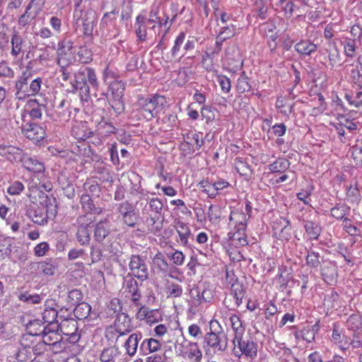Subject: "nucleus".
<instances>
[{
    "label": "nucleus",
    "mask_w": 362,
    "mask_h": 362,
    "mask_svg": "<svg viewBox=\"0 0 362 362\" xmlns=\"http://www.w3.org/2000/svg\"><path fill=\"white\" fill-rule=\"evenodd\" d=\"M163 204L160 199L152 198L143 209L142 214L148 216L146 224L149 232L156 233L160 230V226L157 223L163 215Z\"/></svg>",
    "instance_id": "nucleus-1"
},
{
    "label": "nucleus",
    "mask_w": 362,
    "mask_h": 362,
    "mask_svg": "<svg viewBox=\"0 0 362 362\" xmlns=\"http://www.w3.org/2000/svg\"><path fill=\"white\" fill-rule=\"evenodd\" d=\"M227 346V337L223 333L209 332L204 337L203 348L206 352L212 351L214 354H221L226 350Z\"/></svg>",
    "instance_id": "nucleus-2"
},
{
    "label": "nucleus",
    "mask_w": 362,
    "mask_h": 362,
    "mask_svg": "<svg viewBox=\"0 0 362 362\" xmlns=\"http://www.w3.org/2000/svg\"><path fill=\"white\" fill-rule=\"evenodd\" d=\"M233 344V353L238 358L245 356L254 359L257 355V344L250 339H244L243 337H234Z\"/></svg>",
    "instance_id": "nucleus-3"
},
{
    "label": "nucleus",
    "mask_w": 362,
    "mask_h": 362,
    "mask_svg": "<svg viewBox=\"0 0 362 362\" xmlns=\"http://www.w3.org/2000/svg\"><path fill=\"white\" fill-rule=\"evenodd\" d=\"M165 103V98L161 95H153L147 98H141L139 100V105L147 119L156 117L163 110Z\"/></svg>",
    "instance_id": "nucleus-4"
},
{
    "label": "nucleus",
    "mask_w": 362,
    "mask_h": 362,
    "mask_svg": "<svg viewBox=\"0 0 362 362\" xmlns=\"http://www.w3.org/2000/svg\"><path fill=\"white\" fill-rule=\"evenodd\" d=\"M57 214L54 206L46 205L44 207H29L26 211V216L35 223L45 225L47 223L48 218H53Z\"/></svg>",
    "instance_id": "nucleus-5"
},
{
    "label": "nucleus",
    "mask_w": 362,
    "mask_h": 362,
    "mask_svg": "<svg viewBox=\"0 0 362 362\" xmlns=\"http://www.w3.org/2000/svg\"><path fill=\"white\" fill-rule=\"evenodd\" d=\"M54 318L53 321L49 322L45 325V318H35L33 320L29 321L26 324V329L28 333L33 336L45 335L50 332H54L58 329V321L55 322Z\"/></svg>",
    "instance_id": "nucleus-6"
},
{
    "label": "nucleus",
    "mask_w": 362,
    "mask_h": 362,
    "mask_svg": "<svg viewBox=\"0 0 362 362\" xmlns=\"http://www.w3.org/2000/svg\"><path fill=\"white\" fill-rule=\"evenodd\" d=\"M71 92H79L81 100L88 101L90 96V88L86 82V67L80 69L74 74V81L71 82Z\"/></svg>",
    "instance_id": "nucleus-7"
},
{
    "label": "nucleus",
    "mask_w": 362,
    "mask_h": 362,
    "mask_svg": "<svg viewBox=\"0 0 362 362\" xmlns=\"http://www.w3.org/2000/svg\"><path fill=\"white\" fill-rule=\"evenodd\" d=\"M124 90V84L121 81H114L110 83V91L111 98L109 102L112 107L118 112L124 110L123 92Z\"/></svg>",
    "instance_id": "nucleus-8"
},
{
    "label": "nucleus",
    "mask_w": 362,
    "mask_h": 362,
    "mask_svg": "<svg viewBox=\"0 0 362 362\" xmlns=\"http://www.w3.org/2000/svg\"><path fill=\"white\" fill-rule=\"evenodd\" d=\"M179 354L189 362H201L203 359L202 351L197 343L187 342L181 344Z\"/></svg>",
    "instance_id": "nucleus-9"
},
{
    "label": "nucleus",
    "mask_w": 362,
    "mask_h": 362,
    "mask_svg": "<svg viewBox=\"0 0 362 362\" xmlns=\"http://www.w3.org/2000/svg\"><path fill=\"white\" fill-rule=\"evenodd\" d=\"M129 267L132 274L141 281H144L148 277V272L145 260L139 255H132L129 263Z\"/></svg>",
    "instance_id": "nucleus-10"
},
{
    "label": "nucleus",
    "mask_w": 362,
    "mask_h": 362,
    "mask_svg": "<svg viewBox=\"0 0 362 362\" xmlns=\"http://www.w3.org/2000/svg\"><path fill=\"white\" fill-rule=\"evenodd\" d=\"M78 225V230L76 233V238L81 245H88L90 242V232L88 229L90 224L92 223V219L87 216H81L76 221Z\"/></svg>",
    "instance_id": "nucleus-11"
},
{
    "label": "nucleus",
    "mask_w": 362,
    "mask_h": 362,
    "mask_svg": "<svg viewBox=\"0 0 362 362\" xmlns=\"http://www.w3.org/2000/svg\"><path fill=\"white\" fill-rule=\"evenodd\" d=\"M22 132L28 139L37 141L44 139L46 135L45 129L36 124H25L22 127Z\"/></svg>",
    "instance_id": "nucleus-12"
},
{
    "label": "nucleus",
    "mask_w": 362,
    "mask_h": 362,
    "mask_svg": "<svg viewBox=\"0 0 362 362\" xmlns=\"http://www.w3.org/2000/svg\"><path fill=\"white\" fill-rule=\"evenodd\" d=\"M11 55L16 58L24 52L25 40L18 31L14 30L11 35Z\"/></svg>",
    "instance_id": "nucleus-13"
},
{
    "label": "nucleus",
    "mask_w": 362,
    "mask_h": 362,
    "mask_svg": "<svg viewBox=\"0 0 362 362\" xmlns=\"http://www.w3.org/2000/svg\"><path fill=\"white\" fill-rule=\"evenodd\" d=\"M349 339L350 337L345 333L343 327L340 325H335L332 335V340L334 343L338 344L341 349L345 351L349 346Z\"/></svg>",
    "instance_id": "nucleus-14"
},
{
    "label": "nucleus",
    "mask_w": 362,
    "mask_h": 362,
    "mask_svg": "<svg viewBox=\"0 0 362 362\" xmlns=\"http://www.w3.org/2000/svg\"><path fill=\"white\" fill-rule=\"evenodd\" d=\"M275 235H279V239L288 240L291 236L290 221L285 218L281 217L274 223Z\"/></svg>",
    "instance_id": "nucleus-15"
},
{
    "label": "nucleus",
    "mask_w": 362,
    "mask_h": 362,
    "mask_svg": "<svg viewBox=\"0 0 362 362\" xmlns=\"http://www.w3.org/2000/svg\"><path fill=\"white\" fill-rule=\"evenodd\" d=\"M23 151L14 146L0 144V156L11 162L21 159Z\"/></svg>",
    "instance_id": "nucleus-16"
},
{
    "label": "nucleus",
    "mask_w": 362,
    "mask_h": 362,
    "mask_svg": "<svg viewBox=\"0 0 362 362\" xmlns=\"http://www.w3.org/2000/svg\"><path fill=\"white\" fill-rule=\"evenodd\" d=\"M174 228L179 235L180 243L184 246L188 245L189 239L192 238V234L187 223L177 220L175 222Z\"/></svg>",
    "instance_id": "nucleus-17"
},
{
    "label": "nucleus",
    "mask_w": 362,
    "mask_h": 362,
    "mask_svg": "<svg viewBox=\"0 0 362 362\" xmlns=\"http://www.w3.org/2000/svg\"><path fill=\"white\" fill-rule=\"evenodd\" d=\"M229 224L234 228L245 230L247 225V217L245 213L238 210L233 211L229 218Z\"/></svg>",
    "instance_id": "nucleus-18"
},
{
    "label": "nucleus",
    "mask_w": 362,
    "mask_h": 362,
    "mask_svg": "<svg viewBox=\"0 0 362 362\" xmlns=\"http://www.w3.org/2000/svg\"><path fill=\"white\" fill-rule=\"evenodd\" d=\"M19 160L22 162L23 166L25 169L33 173H42L45 169L44 165L41 162L27 155L22 154V158Z\"/></svg>",
    "instance_id": "nucleus-19"
},
{
    "label": "nucleus",
    "mask_w": 362,
    "mask_h": 362,
    "mask_svg": "<svg viewBox=\"0 0 362 362\" xmlns=\"http://www.w3.org/2000/svg\"><path fill=\"white\" fill-rule=\"evenodd\" d=\"M32 74L30 71H25L16 83V96L18 100L23 99V93L28 87V81L31 77Z\"/></svg>",
    "instance_id": "nucleus-20"
},
{
    "label": "nucleus",
    "mask_w": 362,
    "mask_h": 362,
    "mask_svg": "<svg viewBox=\"0 0 362 362\" xmlns=\"http://www.w3.org/2000/svg\"><path fill=\"white\" fill-rule=\"evenodd\" d=\"M329 52L328 57H329V65L332 68H335L339 66H341V57L339 53V50L334 43L329 44Z\"/></svg>",
    "instance_id": "nucleus-21"
},
{
    "label": "nucleus",
    "mask_w": 362,
    "mask_h": 362,
    "mask_svg": "<svg viewBox=\"0 0 362 362\" xmlns=\"http://www.w3.org/2000/svg\"><path fill=\"white\" fill-rule=\"evenodd\" d=\"M141 339V334L136 333L132 334L124 344V348L127 354L130 356H134L137 351L138 344Z\"/></svg>",
    "instance_id": "nucleus-22"
},
{
    "label": "nucleus",
    "mask_w": 362,
    "mask_h": 362,
    "mask_svg": "<svg viewBox=\"0 0 362 362\" xmlns=\"http://www.w3.org/2000/svg\"><path fill=\"white\" fill-rule=\"evenodd\" d=\"M115 330L120 335H124L134 328L131 318H117L115 322Z\"/></svg>",
    "instance_id": "nucleus-23"
},
{
    "label": "nucleus",
    "mask_w": 362,
    "mask_h": 362,
    "mask_svg": "<svg viewBox=\"0 0 362 362\" xmlns=\"http://www.w3.org/2000/svg\"><path fill=\"white\" fill-rule=\"evenodd\" d=\"M295 49L301 55H310L317 49V46L308 40L300 41L295 45Z\"/></svg>",
    "instance_id": "nucleus-24"
},
{
    "label": "nucleus",
    "mask_w": 362,
    "mask_h": 362,
    "mask_svg": "<svg viewBox=\"0 0 362 362\" xmlns=\"http://www.w3.org/2000/svg\"><path fill=\"white\" fill-rule=\"evenodd\" d=\"M81 204L82 209L87 213L93 212L94 214H99L102 211L101 208L95 207L93 200L91 199L90 195L88 194L81 195Z\"/></svg>",
    "instance_id": "nucleus-25"
},
{
    "label": "nucleus",
    "mask_w": 362,
    "mask_h": 362,
    "mask_svg": "<svg viewBox=\"0 0 362 362\" xmlns=\"http://www.w3.org/2000/svg\"><path fill=\"white\" fill-rule=\"evenodd\" d=\"M42 85V78L38 77L33 79L26 88L23 93V99L26 97L36 95L39 93Z\"/></svg>",
    "instance_id": "nucleus-26"
},
{
    "label": "nucleus",
    "mask_w": 362,
    "mask_h": 362,
    "mask_svg": "<svg viewBox=\"0 0 362 362\" xmlns=\"http://www.w3.org/2000/svg\"><path fill=\"white\" fill-rule=\"evenodd\" d=\"M11 41V35H9V28L5 24L0 26V49L6 50L8 47V43Z\"/></svg>",
    "instance_id": "nucleus-27"
},
{
    "label": "nucleus",
    "mask_w": 362,
    "mask_h": 362,
    "mask_svg": "<svg viewBox=\"0 0 362 362\" xmlns=\"http://www.w3.org/2000/svg\"><path fill=\"white\" fill-rule=\"evenodd\" d=\"M28 105L31 107V110L29 112L30 116L34 119H40L42 112L45 110V106L37 103L36 100H30Z\"/></svg>",
    "instance_id": "nucleus-28"
},
{
    "label": "nucleus",
    "mask_w": 362,
    "mask_h": 362,
    "mask_svg": "<svg viewBox=\"0 0 362 362\" xmlns=\"http://www.w3.org/2000/svg\"><path fill=\"white\" fill-rule=\"evenodd\" d=\"M289 165L290 163L288 160L279 158L269 165V170L272 173H284L289 168Z\"/></svg>",
    "instance_id": "nucleus-29"
},
{
    "label": "nucleus",
    "mask_w": 362,
    "mask_h": 362,
    "mask_svg": "<svg viewBox=\"0 0 362 362\" xmlns=\"http://www.w3.org/2000/svg\"><path fill=\"white\" fill-rule=\"evenodd\" d=\"M199 188L205 192L210 198H215L217 195L216 190L214 187V182H211L207 180L201 181L198 184Z\"/></svg>",
    "instance_id": "nucleus-30"
},
{
    "label": "nucleus",
    "mask_w": 362,
    "mask_h": 362,
    "mask_svg": "<svg viewBox=\"0 0 362 362\" xmlns=\"http://www.w3.org/2000/svg\"><path fill=\"white\" fill-rule=\"evenodd\" d=\"M236 231L234 233L230 232L228 233L229 238L234 243L239 244L240 245H245L247 244L246 235L245 234V230H239L235 228Z\"/></svg>",
    "instance_id": "nucleus-31"
},
{
    "label": "nucleus",
    "mask_w": 362,
    "mask_h": 362,
    "mask_svg": "<svg viewBox=\"0 0 362 362\" xmlns=\"http://www.w3.org/2000/svg\"><path fill=\"white\" fill-rule=\"evenodd\" d=\"M185 39V34L184 32H181L178 34V35L176 37L174 45L170 50L171 57L173 59H175L180 52L181 47L184 42V40Z\"/></svg>",
    "instance_id": "nucleus-32"
},
{
    "label": "nucleus",
    "mask_w": 362,
    "mask_h": 362,
    "mask_svg": "<svg viewBox=\"0 0 362 362\" xmlns=\"http://www.w3.org/2000/svg\"><path fill=\"white\" fill-rule=\"evenodd\" d=\"M305 231L310 239H317L320 233V228L313 221H306L305 223Z\"/></svg>",
    "instance_id": "nucleus-33"
},
{
    "label": "nucleus",
    "mask_w": 362,
    "mask_h": 362,
    "mask_svg": "<svg viewBox=\"0 0 362 362\" xmlns=\"http://www.w3.org/2000/svg\"><path fill=\"white\" fill-rule=\"evenodd\" d=\"M84 189L92 196L99 197L100 187L96 180L88 179L83 185Z\"/></svg>",
    "instance_id": "nucleus-34"
},
{
    "label": "nucleus",
    "mask_w": 362,
    "mask_h": 362,
    "mask_svg": "<svg viewBox=\"0 0 362 362\" xmlns=\"http://www.w3.org/2000/svg\"><path fill=\"white\" fill-rule=\"evenodd\" d=\"M235 168L237 172L242 176L250 177L252 173L250 165L243 160H235Z\"/></svg>",
    "instance_id": "nucleus-35"
},
{
    "label": "nucleus",
    "mask_w": 362,
    "mask_h": 362,
    "mask_svg": "<svg viewBox=\"0 0 362 362\" xmlns=\"http://www.w3.org/2000/svg\"><path fill=\"white\" fill-rule=\"evenodd\" d=\"M144 17L139 16L136 18V24L138 25L136 30L137 37L141 41H145L146 39V27L144 25Z\"/></svg>",
    "instance_id": "nucleus-36"
},
{
    "label": "nucleus",
    "mask_w": 362,
    "mask_h": 362,
    "mask_svg": "<svg viewBox=\"0 0 362 362\" xmlns=\"http://www.w3.org/2000/svg\"><path fill=\"white\" fill-rule=\"evenodd\" d=\"M109 230L105 223L100 222L95 228L94 237L98 242L103 241L108 235Z\"/></svg>",
    "instance_id": "nucleus-37"
},
{
    "label": "nucleus",
    "mask_w": 362,
    "mask_h": 362,
    "mask_svg": "<svg viewBox=\"0 0 362 362\" xmlns=\"http://www.w3.org/2000/svg\"><path fill=\"white\" fill-rule=\"evenodd\" d=\"M141 349H147L149 353H153L158 351L160 347V342L156 339H145L141 346Z\"/></svg>",
    "instance_id": "nucleus-38"
},
{
    "label": "nucleus",
    "mask_w": 362,
    "mask_h": 362,
    "mask_svg": "<svg viewBox=\"0 0 362 362\" xmlns=\"http://www.w3.org/2000/svg\"><path fill=\"white\" fill-rule=\"evenodd\" d=\"M345 54L349 57H353L355 55L356 42V40L346 38L342 42Z\"/></svg>",
    "instance_id": "nucleus-39"
},
{
    "label": "nucleus",
    "mask_w": 362,
    "mask_h": 362,
    "mask_svg": "<svg viewBox=\"0 0 362 362\" xmlns=\"http://www.w3.org/2000/svg\"><path fill=\"white\" fill-rule=\"evenodd\" d=\"M231 293L233 295V298L235 300V303L239 305L242 302V299L244 296V289L242 284L236 282L231 286Z\"/></svg>",
    "instance_id": "nucleus-40"
},
{
    "label": "nucleus",
    "mask_w": 362,
    "mask_h": 362,
    "mask_svg": "<svg viewBox=\"0 0 362 362\" xmlns=\"http://www.w3.org/2000/svg\"><path fill=\"white\" fill-rule=\"evenodd\" d=\"M251 86L248 82V78L245 72L242 73L237 81L236 89L238 93H243L249 91Z\"/></svg>",
    "instance_id": "nucleus-41"
},
{
    "label": "nucleus",
    "mask_w": 362,
    "mask_h": 362,
    "mask_svg": "<svg viewBox=\"0 0 362 362\" xmlns=\"http://www.w3.org/2000/svg\"><path fill=\"white\" fill-rule=\"evenodd\" d=\"M168 297L176 298L181 296L182 288L180 285L175 283L168 282L166 286Z\"/></svg>",
    "instance_id": "nucleus-42"
},
{
    "label": "nucleus",
    "mask_w": 362,
    "mask_h": 362,
    "mask_svg": "<svg viewBox=\"0 0 362 362\" xmlns=\"http://www.w3.org/2000/svg\"><path fill=\"white\" fill-rule=\"evenodd\" d=\"M86 76L87 83H89L93 88L97 90L99 83L95 70L90 67H86Z\"/></svg>",
    "instance_id": "nucleus-43"
},
{
    "label": "nucleus",
    "mask_w": 362,
    "mask_h": 362,
    "mask_svg": "<svg viewBox=\"0 0 362 362\" xmlns=\"http://www.w3.org/2000/svg\"><path fill=\"white\" fill-rule=\"evenodd\" d=\"M343 229L349 233L350 235H359L360 230L356 226L351 224L350 219L345 218L342 222Z\"/></svg>",
    "instance_id": "nucleus-44"
},
{
    "label": "nucleus",
    "mask_w": 362,
    "mask_h": 362,
    "mask_svg": "<svg viewBox=\"0 0 362 362\" xmlns=\"http://www.w3.org/2000/svg\"><path fill=\"white\" fill-rule=\"evenodd\" d=\"M230 320L234 332V337H243L245 329L242 325L240 318H230Z\"/></svg>",
    "instance_id": "nucleus-45"
},
{
    "label": "nucleus",
    "mask_w": 362,
    "mask_h": 362,
    "mask_svg": "<svg viewBox=\"0 0 362 362\" xmlns=\"http://www.w3.org/2000/svg\"><path fill=\"white\" fill-rule=\"evenodd\" d=\"M18 299L23 302H26L28 303H33V304L39 303L41 300V298L40 297L39 295H37V294L31 295V294L28 293V292L19 294Z\"/></svg>",
    "instance_id": "nucleus-46"
},
{
    "label": "nucleus",
    "mask_w": 362,
    "mask_h": 362,
    "mask_svg": "<svg viewBox=\"0 0 362 362\" xmlns=\"http://www.w3.org/2000/svg\"><path fill=\"white\" fill-rule=\"evenodd\" d=\"M8 238H0V253L2 255H8L11 252V243Z\"/></svg>",
    "instance_id": "nucleus-47"
},
{
    "label": "nucleus",
    "mask_w": 362,
    "mask_h": 362,
    "mask_svg": "<svg viewBox=\"0 0 362 362\" xmlns=\"http://www.w3.org/2000/svg\"><path fill=\"white\" fill-rule=\"evenodd\" d=\"M352 156L356 164L362 162V142H357L352 148Z\"/></svg>",
    "instance_id": "nucleus-48"
},
{
    "label": "nucleus",
    "mask_w": 362,
    "mask_h": 362,
    "mask_svg": "<svg viewBox=\"0 0 362 362\" xmlns=\"http://www.w3.org/2000/svg\"><path fill=\"white\" fill-rule=\"evenodd\" d=\"M235 35V28L233 26L232 28L229 26H226L223 28L222 31L220 32L219 35L216 37L218 40H219L221 43L226 40L233 37Z\"/></svg>",
    "instance_id": "nucleus-49"
},
{
    "label": "nucleus",
    "mask_w": 362,
    "mask_h": 362,
    "mask_svg": "<svg viewBox=\"0 0 362 362\" xmlns=\"http://www.w3.org/2000/svg\"><path fill=\"white\" fill-rule=\"evenodd\" d=\"M117 354V349L114 347L105 349L100 354V360L103 362H110Z\"/></svg>",
    "instance_id": "nucleus-50"
},
{
    "label": "nucleus",
    "mask_w": 362,
    "mask_h": 362,
    "mask_svg": "<svg viewBox=\"0 0 362 362\" xmlns=\"http://www.w3.org/2000/svg\"><path fill=\"white\" fill-rule=\"evenodd\" d=\"M14 72L8 64L2 61L0 62V78H13Z\"/></svg>",
    "instance_id": "nucleus-51"
},
{
    "label": "nucleus",
    "mask_w": 362,
    "mask_h": 362,
    "mask_svg": "<svg viewBox=\"0 0 362 362\" xmlns=\"http://www.w3.org/2000/svg\"><path fill=\"white\" fill-rule=\"evenodd\" d=\"M217 81L219 83L223 92L228 93L230 91L231 83L230 79L223 75L217 76Z\"/></svg>",
    "instance_id": "nucleus-52"
},
{
    "label": "nucleus",
    "mask_w": 362,
    "mask_h": 362,
    "mask_svg": "<svg viewBox=\"0 0 362 362\" xmlns=\"http://www.w3.org/2000/svg\"><path fill=\"white\" fill-rule=\"evenodd\" d=\"M124 223L129 227H134L139 220V216L135 211L122 216Z\"/></svg>",
    "instance_id": "nucleus-53"
},
{
    "label": "nucleus",
    "mask_w": 362,
    "mask_h": 362,
    "mask_svg": "<svg viewBox=\"0 0 362 362\" xmlns=\"http://www.w3.org/2000/svg\"><path fill=\"white\" fill-rule=\"evenodd\" d=\"M38 268L46 276H52L55 272V267L51 262H41Z\"/></svg>",
    "instance_id": "nucleus-54"
},
{
    "label": "nucleus",
    "mask_w": 362,
    "mask_h": 362,
    "mask_svg": "<svg viewBox=\"0 0 362 362\" xmlns=\"http://www.w3.org/2000/svg\"><path fill=\"white\" fill-rule=\"evenodd\" d=\"M153 262L160 271H167L168 268V264L160 254L156 255L153 259Z\"/></svg>",
    "instance_id": "nucleus-55"
},
{
    "label": "nucleus",
    "mask_w": 362,
    "mask_h": 362,
    "mask_svg": "<svg viewBox=\"0 0 362 362\" xmlns=\"http://www.w3.org/2000/svg\"><path fill=\"white\" fill-rule=\"evenodd\" d=\"M124 288L125 293L131 294L132 293L138 291V283L134 279L131 278L129 280H126Z\"/></svg>",
    "instance_id": "nucleus-56"
},
{
    "label": "nucleus",
    "mask_w": 362,
    "mask_h": 362,
    "mask_svg": "<svg viewBox=\"0 0 362 362\" xmlns=\"http://www.w3.org/2000/svg\"><path fill=\"white\" fill-rule=\"evenodd\" d=\"M24 189V185L19 181H15L7 189L8 194L11 195H18Z\"/></svg>",
    "instance_id": "nucleus-57"
},
{
    "label": "nucleus",
    "mask_w": 362,
    "mask_h": 362,
    "mask_svg": "<svg viewBox=\"0 0 362 362\" xmlns=\"http://www.w3.org/2000/svg\"><path fill=\"white\" fill-rule=\"evenodd\" d=\"M72 47V42L71 41H62L59 42L57 54L62 57L66 54V51H69Z\"/></svg>",
    "instance_id": "nucleus-58"
},
{
    "label": "nucleus",
    "mask_w": 362,
    "mask_h": 362,
    "mask_svg": "<svg viewBox=\"0 0 362 362\" xmlns=\"http://www.w3.org/2000/svg\"><path fill=\"white\" fill-rule=\"evenodd\" d=\"M135 209L132 204L129 203L128 202H124L119 204L118 208V211L121 216H123L129 213H132L134 211Z\"/></svg>",
    "instance_id": "nucleus-59"
},
{
    "label": "nucleus",
    "mask_w": 362,
    "mask_h": 362,
    "mask_svg": "<svg viewBox=\"0 0 362 362\" xmlns=\"http://www.w3.org/2000/svg\"><path fill=\"white\" fill-rule=\"evenodd\" d=\"M306 263L313 267H316L320 264L319 255L314 252H308L306 257Z\"/></svg>",
    "instance_id": "nucleus-60"
},
{
    "label": "nucleus",
    "mask_w": 362,
    "mask_h": 362,
    "mask_svg": "<svg viewBox=\"0 0 362 362\" xmlns=\"http://www.w3.org/2000/svg\"><path fill=\"white\" fill-rule=\"evenodd\" d=\"M49 247L47 243L42 242L39 243L34 249L35 255L37 257H43L49 250Z\"/></svg>",
    "instance_id": "nucleus-61"
},
{
    "label": "nucleus",
    "mask_w": 362,
    "mask_h": 362,
    "mask_svg": "<svg viewBox=\"0 0 362 362\" xmlns=\"http://www.w3.org/2000/svg\"><path fill=\"white\" fill-rule=\"evenodd\" d=\"M173 263L177 266L182 265L185 260V255L180 251L176 250L170 256Z\"/></svg>",
    "instance_id": "nucleus-62"
},
{
    "label": "nucleus",
    "mask_w": 362,
    "mask_h": 362,
    "mask_svg": "<svg viewBox=\"0 0 362 362\" xmlns=\"http://www.w3.org/2000/svg\"><path fill=\"white\" fill-rule=\"evenodd\" d=\"M115 128L108 122H105L103 124H100L98 127V131L100 134H104L105 136L115 132Z\"/></svg>",
    "instance_id": "nucleus-63"
},
{
    "label": "nucleus",
    "mask_w": 362,
    "mask_h": 362,
    "mask_svg": "<svg viewBox=\"0 0 362 362\" xmlns=\"http://www.w3.org/2000/svg\"><path fill=\"white\" fill-rule=\"evenodd\" d=\"M345 98L350 104L354 105L355 107L362 105V92H358L356 95L355 99L353 100H351L352 97L349 95H346Z\"/></svg>",
    "instance_id": "nucleus-64"
}]
</instances>
